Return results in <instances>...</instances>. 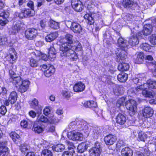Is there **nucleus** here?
I'll return each mask as SVG.
<instances>
[{
    "label": "nucleus",
    "instance_id": "nucleus-38",
    "mask_svg": "<svg viewBox=\"0 0 156 156\" xmlns=\"http://www.w3.org/2000/svg\"><path fill=\"white\" fill-rule=\"evenodd\" d=\"M49 26L50 27L54 29H57L59 28L58 23L52 20L49 21Z\"/></svg>",
    "mask_w": 156,
    "mask_h": 156
},
{
    "label": "nucleus",
    "instance_id": "nucleus-35",
    "mask_svg": "<svg viewBox=\"0 0 156 156\" xmlns=\"http://www.w3.org/2000/svg\"><path fill=\"white\" fill-rule=\"evenodd\" d=\"M144 86H148L149 88H156V81L155 80H149L147 81V83H144Z\"/></svg>",
    "mask_w": 156,
    "mask_h": 156
},
{
    "label": "nucleus",
    "instance_id": "nucleus-39",
    "mask_svg": "<svg viewBox=\"0 0 156 156\" xmlns=\"http://www.w3.org/2000/svg\"><path fill=\"white\" fill-rule=\"evenodd\" d=\"M10 136L15 143H17L20 138V135L15 132H12L10 134Z\"/></svg>",
    "mask_w": 156,
    "mask_h": 156
},
{
    "label": "nucleus",
    "instance_id": "nucleus-34",
    "mask_svg": "<svg viewBox=\"0 0 156 156\" xmlns=\"http://www.w3.org/2000/svg\"><path fill=\"white\" fill-rule=\"evenodd\" d=\"M128 78V75L127 74L122 73L119 74L117 76L118 80L121 82H125Z\"/></svg>",
    "mask_w": 156,
    "mask_h": 156
},
{
    "label": "nucleus",
    "instance_id": "nucleus-8",
    "mask_svg": "<svg viewBox=\"0 0 156 156\" xmlns=\"http://www.w3.org/2000/svg\"><path fill=\"white\" fill-rule=\"evenodd\" d=\"M70 29L74 33L80 34L82 32V28L79 23L74 22H70Z\"/></svg>",
    "mask_w": 156,
    "mask_h": 156
},
{
    "label": "nucleus",
    "instance_id": "nucleus-14",
    "mask_svg": "<svg viewBox=\"0 0 156 156\" xmlns=\"http://www.w3.org/2000/svg\"><path fill=\"white\" fill-rule=\"evenodd\" d=\"M72 39V35L69 34H66L65 36V37L61 40V42L63 43L61 46L63 44H65L66 45H67L68 46V45H69L70 47V44L73 42Z\"/></svg>",
    "mask_w": 156,
    "mask_h": 156
},
{
    "label": "nucleus",
    "instance_id": "nucleus-44",
    "mask_svg": "<svg viewBox=\"0 0 156 156\" xmlns=\"http://www.w3.org/2000/svg\"><path fill=\"white\" fill-rule=\"evenodd\" d=\"M23 10L26 17L27 18L29 17L32 16H33V14L32 13L30 9H24Z\"/></svg>",
    "mask_w": 156,
    "mask_h": 156
},
{
    "label": "nucleus",
    "instance_id": "nucleus-18",
    "mask_svg": "<svg viewBox=\"0 0 156 156\" xmlns=\"http://www.w3.org/2000/svg\"><path fill=\"white\" fill-rule=\"evenodd\" d=\"M113 91L115 94L117 96L122 95L124 93L123 87L118 85L116 86L113 88Z\"/></svg>",
    "mask_w": 156,
    "mask_h": 156
},
{
    "label": "nucleus",
    "instance_id": "nucleus-36",
    "mask_svg": "<svg viewBox=\"0 0 156 156\" xmlns=\"http://www.w3.org/2000/svg\"><path fill=\"white\" fill-rule=\"evenodd\" d=\"M0 16L2 17V18L0 19V25L1 26H3L5 25L8 22V20L6 19L5 12H3L1 13Z\"/></svg>",
    "mask_w": 156,
    "mask_h": 156
},
{
    "label": "nucleus",
    "instance_id": "nucleus-53",
    "mask_svg": "<svg viewBox=\"0 0 156 156\" xmlns=\"http://www.w3.org/2000/svg\"><path fill=\"white\" fill-rule=\"evenodd\" d=\"M7 112V109L5 106L2 105L0 107V113L4 115Z\"/></svg>",
    "mask_w": 156,
    "mask_h": 156
},
{
    "label": "nucleus",
    "instance_id": "nucleus-48",
    "mask_svg": "<svg viewBox=\"0 0 156 156\" xmlns=\"http://www.w3.org/2000/svg\"><path fill=\"white\" fill-rule=\"evenodd\" d=\"M37 119L39 120V122L40 121L44 123L49 122V120L47 118L43 115H41L39 118L38 117Z\"/></svg>",
    "mask_w": 156,
    "mask_h": 156
},
{
    "label": "nucleus",
    "instance_id": "nucleus-1",
    "mask_svg": "<svg viewBox=\"0 0 156 156\" xmlns=\"http://www.w3.org/2000/svg\"><path fill=\"white\" fill-rule=\"evenodd\" d=\"M69 45L63 44L60 47V53L62 57H68L72 61H75L77 59V56L75 53L70 49Z\"/></svg>",
    "mask_w": 156,
    "mask_h": 156
},
{
    "label": "nucleus",
    "instance_id": "nucleus-26",
    "mask_svg": "<svg viewBox=\"0 0 156 156\" xmlns=\"http://www.w3.org/2000/svg\"><path fill=\"white\" fill-rule=\"evenodd\" d=\"M121 154L122 156H132L133 152L130 148L128 147H125L122 149Z\"/></svg>",
    "mask_w": 156,
    "mask_h": 156
},
{
    "label": "nucleus",
    "instance_id": "nucleus-12",
    "mask_svg": "<svg viewBox=\"0 0 156 156\" xmlns=\"http://www.w3.org/2000/svg\"><path fill=\"white\" fill-rule=\"evenodd\" d=\"M32 130L36 133H40L44 131V129L41 126L38 121H36L34 122Z\"/></svg>",
    "mask_w": 156,
    "mask_h": 156
},
{
    "label": "nucleus",
    "instance_id": "nucleus-59",
    "mask_svg": "<svg viewBox=\"0 0 156 156\" xmlns=\"http://www.w3.org/2000/svg\"><path fill=\"white\" fill-rule=\"evenodd\" d=\"M40 24L42 29H44L46 25V20L44 19L41 20Z\"/></svg>",
    "mask_w": 156,
    "mask_h": 156
},
{
    "label": "nucleus",
    "instance_id": "nucleus-24",
    "mask_svg": "<svg viewBox=\"0 0 156 156\" xmlns=\"http://www.w3.org/2000/svg\"><path fill=\"white\" fill-rule=\"evenodd\" d=\"M17 96V93L15 91H12L10 93L8 100L11 104H14L16 102Z\"/></svg>",
    "mask_w": 156,
    "mask_h": 156
},
{
    "label": "nucleus",
    "instance_id": "nucleus-17",
    "mask_svg": "<svg viewBox=\"0 0 156 156\" xmlns=\"http://www.w3.org/2000/svg\"><path fill=\"white\" fill-rule=\"evenodd\" d=\"M117 52L116 53L117 58L116 60L118 62H120V60L124 59L126 58V52L124 50L120 49V51Z\"/></svg>",
    "mask_w": 156,
    "mask_h": 156
},
{
    "label": "nucleus",
    "instance_id": "nucleus-29",
    "mask_svg": "<svg viewBox=\"0 0 156 156\" xmlns=\"http://www.w3.org/2000/svg\"><path fill=\"white\" fill-rule=\"evenodd\" d=\"M65 148V146L62 144H58L52 147L53 150L58 152L62 151Z\"/></svg>",
    "mask_w": 156,
    "mask_h": 156
},
{
    "label": "nucleus",
    "instance_id": "nucleus-64",
    "mask_svg": "<svg viewBox=\"0 0 156 156\" xmlns=\"http://www.w3.org/2000/svg\"><path fill=\"white\" fill-rule=\"evenodd\" d=\"M27 5L28 7L30 8L31 9L33 10L34 9V4L33 1H29L27 3Z\"/></svg>",
    "mask_w": 156,
    "mask_h": 156
},
{
    "label": "nucleus",
    "instance_id": "nucleus-31",
    "mask_svg": "<svg viewBox=\"0 0 156 156\" xmlns=\"http://www.w3.org/2000/svg\"><path fill=\"white\" fill-rule=\"evenodd\" d=\"M91 135L94 138H97L101 134V130L98 127H93Z\"/></svg>",
    "mask_w": 156,
    "mask_h": 156
},
{
    "label": "nucleus",
    "instance_id": "nucleus-27",
    "mask_svg": "<svg viewBox=\"0 0 156 156\" xmlns=\"http://www.w3.org/2000/svg\"><path fill=\"white\" fill-rule=\"evenodd\" d=\"M10 81L12 82L16 87H17L20 85L23 81L20 76H16L12 79L11 78Z\"/></svg>",
    "mask_w": 156,
    "mask_h": 156
},
{
    "label": "nucleus",
    "instance_id": "nucleus-42",
    "mask_svg": "<svg viewBox=\"0 0 156 156\" xmlns=\"http://www.w3.org/2000/svg\"><path fill=\"white\" fill-rule=\"evenodd\" d=\"M140 48L145 51H149L151 47L148 44L143 43L140 45Z\"/></svg>",
    "mask_w": 156,
    "mask_h": 156
},
{
    "label": "nucleus",
    "instance_id": "nucleus-51",
    "mask_svg": "<svg viewBox=\"0 0 156 156\" xmlns=\"http://www.w3.org/2000/svg\"><path fill=\"white\" fill-rule=\"evenodd\" d=\"M23 9L21 10L20 13H18V12H16L15 13V15L19 17L20 18H23V17H26L25 16L24 14Z\"/></svg>",
    "mask_w": 156,
    "mask_h": 156
},
{
    "label": "nucleus",
    "instance_id": "nucleus-40",
    "mask_svg": "<svg viewBox=\"0 0 156 156\" xmlns=\"http://www.w3.org/2000/svg\"><path fill=\"white\" fill-rule=\"evenodd\" d=\"M41 156H53L52 151L48 149L43 150L41 153Z\"/></svg>",
    "mask_w": 156,
    "mask_h": 156
},
{
    "label": "nucleus",
    "instance_id": "nucleus-54",
    "mask_svg": "<svg viewBox=\"0 0 156 156\" xmlns=\"http://www.w3.org/2000/svg\"><path fill=\"white\" fill-rule=\"evenodd\" d=\"M62 94L63 97L66 98H69L70 97V94L69 92L66 90L62 91Z\"/></svg>",
    "mask_w": 156,
    "mask_h": 156
},
{
    "label": "nucleus",
    "instance_id": "nucleus-30",
    "mask_svg": "<svg viewBox=\"0 0 156 156\" xmlns=\"http://www.w3.org/2000/svg\"><path fill=\"white\" fill-rule=\"evenodd\" d=\"M55 69L53 66H50L48 68L44 71L45 75L47 77L51 76L55 72Z\"/></svg>",
    "mask_w": 156,
    "mask_h": 156
},
{
    "label": "nucleus",
    "instance_id": "nucleus-62",
    "mask_svg": "<svg viewBox=\"0 0 156 156\" xmlns=\"http://www.w3.org/2000/svg\"><path fill=\"white\" fill-rule=\"evenodd\" d=\"M21 126L23 127L24 128H26L28 125V123L27 121L26 120H23L20 123Z\"/></svg>",
    "mask_w": 156,
    "mask_h": 156
},
{
    "label": "nucleus",
    "instance_id": "nucleus-16",
    "mask_svg": "<svg viewBox=\"0 0 156 156\" xmlns=\"http://www.w3.org/2000/svg\"><path fill=\"white\" fill-rule=\"evenodd\" d=\"M85 87L84 84L81 82H80L74 85L73 87V89L74 91L79 92L84 90Z\"/></svg>",
    "mask_w": 156,
    "mask_h": 156
},
{
    "label": "nucleus",
    "instance_id": "nucleus-46",
    "mask_svg": "<svg viewBox=\"0 0 156 156\" xmlns=\"http://www.w3.org/2000/svg\"><path fill=\"white\" fill-rule=\"evenodd\" d=\"M149 41L151 44L153 45L156 44V34H152L150 36Z\"/></svg>",
    "mask_w": 156,
    "mask_h": 156
},
{
    "label": "nucleus",
    "instance_id": "nucleus-32",
    "mask_svg": "<svg viewBox=\"0 0 156 156\" xmlns=\"http://www.w3.org/2000/svg\"><path fill=\"white\" fill-rule=\"evenodd\" d=\"M129 43L131 46H133L137 45L139 43L138 38L136 36H131L129 39Z\"/></svg>",
    "mask_w": 156,
    "mask_h": 156
},
{
    "label": "nucleus",
    "instance_id": "nucleus-43",
    "mask_svg": "<svg viewBox=\"0 0 156 156\" xmlns=\"http://www.w3.org/2000/svg\"><path fill=\"white\" fill-rule=\"evenodd\" d=\"M147 137V134L142 132H139L138 134V138L141 141H145Z\"/></svg>",
    "mask_w": 156,
    "mask_h": 156
},
{
    "label": "nucleus",
    "instance_id": "nucleus-22",
    "mask_svg": "<svg viewBox=\"0 0 156 156\" xmlns=\"http://www.w3.org/2000/svg\"><path fill=\"white\" fill-rule=\"evenodd\" d=\"M152 31V26L150 24H147L144 26L142 33L144 35L150 34Z\"/></svg>",
    "mask_w": 156,
    "mask_h": 156
},
{
    "label": "nucleus",
    "instance_id": "nucleus-28",
    "mask_svg": "<svg viewBox=\"0 0 156 156\" xmlns=\"http://www.w3.org/2000/svg\"><path fill=\"white\" fill-rule=\"evenodd\" d=\"M129 67L128 64L122 62L118 65V69L120 71H126L129 69Z\"/></svg>",
    "mask_w": 156,
    "mask_h": 156
},
{
    "label": "nucleus",
    "instance_id": "nucleus-50",
    "mask_svg": "<svg viewBox=\"0 0 156 156\" xmlns=\"http://www.w3.org/2000/svg\"><path fill=\"white\" fill-rule=\"evenodd\" d=\"M20 149L21 152H24L28 149L27 145L24 144H21L20 146Z\"/></svg>",
    "mask_w": 156,
    "mask_h": 156
},
{
    "label": "nucleus",
    "instance_id": "nucleus-47",
    "mask_svg": "<svg viewBox=\"0 0 156 156\" xmlns=\"http://www.w3.org/2000/svg\"><path fill=\"white\" fill-rule=\"evenodd\" d=\"M145 86H144V84L143 85H141L140 86H138L135 88V91L136 93L140 91H143V90L145 89H147V88L145 87Z\"/></svg>",
    "mask_w": 156,
    "mask_h": 156
},
{
    "label": "nucleus",
    "instance_id": "nucleus-23",
    "mask_svg": "<svg viewBox=\"0 0 156 156\" xmlns=\"http://www.w3.org/2000/svg\"><path fill=\"white\" fill-rule=\"evenodd\" d=\"M58 36L56 32H53L48 35L45 37V40L48 42H50L55 39Z\"/></svg>",
    "mask_w": 156,
    "mask_h": 156
},
{
    "label": "nucleus",
    "instance_id": "nucleus-25",
    "mask_svg": "<svg viewBox=\"0 0 156 156\" xmlns=\"http://www.w3.org/2000/svg\"><path fill=\"white\" fill-rule=\"evenodd\" d=\"M143 95L145 97L153 98L156 95L155 91L151 90L148 91L145 89L142 92Z\"/></svg>",
    "mask_w": 156,
    "mask_h": 156
},
{
    "label": "nucleus",
    "instance_id": "nucleus-21",
    "mask_svg": "<svg viewBox=\"0 0 156 156\" xmlns=\"http://www.w3.org/2000/svg\"><path fill=\"white\" fill-rule=\"evenodd\" d=\"M136 55V57L134 59L135 63L139 64L143 63L144 58V53L142 52H137Z\"/></svg>",
    "mask_w": 156,
    "mask_h": 156
},
{
    "label": "nucleus",
    "instance_id": "nucleus-10",
    "mask_svg": "<svg viewBox=\"0 0 156 156\" xmlns=\"http://www.w3.org/2000/svg\"><path fill=\"white\" fill-rule=\"evenodd\" d=\"M116 138L115 136L112 134H109L105 136L104 140L105 144L108 145H113L115 142Z\"/></svg>",
    "mask_w": 156,
    "mask_h": 156
},
{
    "label": "nucleus",
    "instance_id": "nucleus-37",
    "mask_svg": "<svg viewBox=\"0 0 156 156\" xmlns=\"http://www.w3.org/2000/svg\"><path fill=\"white\" fill-rule=\"evenodd\" d=\"M9 153V149L7 147H0V156H7Z\"/></svg>",
    "mask_w": 156,
    "mask_h": 156
},
{
    "label": "nucleus",
    "instance_id": "nucleus-6",
    "mask_svg": "<svg viewBox=\"0 0 156 156\" xmlns=\"http://www.w3.org/2000/svg\"><path fill=\"white\" fill-rule=\"evenodd\" d=\"M71 5L73 9L77 12L81 11L83 8L82 3L78 0H72Z\"/></svg>",
    "mask_w": 156,
    "mask_h": 156
},
{
    "label": "nucleus",
    "instance_id": "nucleus-15",
    "mask_svg": "<svg viewBox=\"0 0 156 156\" xmlns=\"http://www.w3.org/2000/svg\"><path fill=\"white\" fill-rule=\"evenodd\" d=\"M154 113L153 109L150 107H146L143 110V115L145 118H149L152 116Z\"/></svg>",
    "mask_w": 156,
    "mask_h": 156
},
{
    "label": "nucleus",
    "instance_id": "nucleus-55",
    "mask_svg": "<svg viewBox=\"0 0 156 156\" xmlns=\"http://www.w3.org/2000/svg\"><path fill=\"white\" fill-rule=\"evenodd\" d=\"M38 104V101L37 100L34 99L30 103V106L32 108L37 106Z\"/></svg>",
    "mask_w": 156,
    "mask_h": 156
},
{
    "label": "nucleus",
    "instance_id": "nucleus-41",
    "mask_svg": "<svg viewBox=\"0 0 156 156\" xmlns=\"http://www.w3.org/2000/svg\"><path fill=\"white\" fill-rule=\"evenodd\" d=\"M136 156H149L150 153L148 150H144L143 152L138 151L136 153Z\"/></svg>",
    "mask_w": 156,
    "mask_h": 156
},
{
    "label": "nucleus",
    "instance_id": "nucleus-58",
    "mask_svg": "<svg viewBox=\"0 0 156 156\" xmlns=\"http://www.w3.org/2000/svg\"><path fill=\"white\" fill-rule=\"evenodd\" d=\"M66 143L68 146V148L69 149H72L73 150L74 148H75V147L73 143L69 141H66Z\"/></svg>",
    "mask_w": 156,
    "mask_h": 156
},
{
    "label": "nucleus",
    "instance_id": "nucleus-3",
    "mask_svg": "<svg viewBox=\"0 0 156 156\" xmlns=\"http://www.w3.org/2000/svg\"><path fill=\"white\" fill-rule=\"evenodd\" d=\"M101 149L100 144L97 143L94 147L90 148L88 151L89 156H100Z\"/></svg>",
    "mask_w": 156,
    "mask_h": 156
},
{
    "label": "nucleus",
    "instance_id": "nucleus-5",
    "mask_svg": "<svg viewBox=\"0 0 156 156\" xmlns=\"http://www.w3.org/2000/svg\"><path fill=\"white\" fill-rule=\"evenodd\" d=\"M25 28V26L23 22L16 23L12 27L9 32L12 34H14L19 32L21 30L24 29Z\"/></svg>",
    "mask_w": 156,
    "mask_h": 156
},
{
    "label": "nucleus",
    "instance_id": "nucleus-61",
    "mask_svg": "<svg viewBox=\"0 0 156 156\" xmlns=\"http://www.w3.org/2000/svg\"><path fill=\"white\" fill-rule=\"evenodd\" d=\"M9 73L10 76V78L9 79V80H11V78L12 79L16 76V74L13 70H9Z\"/></svg>",
    "mask_w": 156,
    "mask_h": 156
},
{
    "label": "nucleus",
    "instance_id": "nucleus-19",
    "mask_svg": "<svg viewBox=\"0 0 156 156\" xmlns=\"http://www.w3.org/2000/svg\"><path fill=\"white\" fill-rule=\"evenodd\" d=\"M126 120L125 116L122 114H119L116 117V122L120 125L124 124Z\"/></svg>",
    "mask_w": 156,
    "mask_h": 156
},
{
    "label": "nucleus",
    "instance_id": "nucleus-56",
    "mask_svg": "<svg viewBox=\"0 0 156 156\" xmlns=\"http://www.w3.org/2000/svg\"><path fill=\"white\" fill-rule=\"evenodd\" d=\"M59 122V120L56 118H51L49 120V123L51 124H56L58 123Z\"/></svg>",
    "mask_w": 156,
    "mask_h": 156
},
{
    "label": "nucleus",
    "instance_id": "nucleus-60",
    "mask_svg": "<svg viewBox=\"0 0 156 156\" xmlns=\"http://www.w3.org/2000/svg\"><path fill=\"white\" fill-rule=\"evenodd\" d=\"M129 44V42H128L126 41H125L124 43H123L122 45L119 46V47L121 48L122 49L127 48Z\"/></svg>",
    "mask_w": 156,
    "mask_h": 156
},
{
    "label": "nucleus",
    "instance_id": "nucleus-2",
    "mask_svg": "<svg viewBox=\"0 0 156 156\" xmlns=\"http://www.w3.org/2000/svg\"><path fill=\"white\" fill-rule=\"evenodd\" d=\"M125 105L127 109L129 111L131 115H133L136 112V103L132 99H130L125 103Z\"/></svg>",
    "mask_w": 156,
    "mask_h": 156
},
{
    "label": "nucleus",
    "instance_id": "nucleus-20",
    "mask_svg": "<svg viewBox=\"0 0 156 156\" xmlns=\"http://www.w3.org/2000/svg\"><path fill=\"white\" fill-rule=\"evenodd\" d=\"M56 50L52 46L48 50V57L51 61H53L55 58Z\"/></svg>",
    "mask_w": 156,
    "mask_h": 156
},
{
    "label": "nucleus",
    "instance_id": "nucleus-9",
    "mask_svg": "<svg viewBox=\"0 0 156 156\" xmlns=\"http://www.w3.org/2000/svg\"><path fill=\"white\" fill-rule=\"evenodd\" d=\"M122 5L124 8H130L133 6L138 7L137 3L134 0H123Z\"/></svg>",
    "mask_w": 156,
    "mask_h": 156
},
{
    "label": "nucleus",
    "instance_id": "nucleus-33",
    "mask_svg": "<svg viewBox=\"0 0 156 156\" xmlns=\"http://www.w3.org/2000/svg\"><path fill=\"white\" fill-rule=\"evenodd\" d=\"M88 147L87 145L85 143L83 142L79 145L77 149L79 152L82 153L86 151Z\"/></svg>",
    "mask_w": 156,
    "mask_h": 156
},
{
    "label": "nucleus",
    "instance_id": "nucleus-45",
    "mask_svg": "<svg viewBox=\"0 0 156 156\" xmlns=\"http://www.w3.org/2000/svg\"><path fill=\"white\" fill-rule=\"evenodd\" d=\"M126 100V98L122 97L119 99L117 101V106L119 107L120 106L124 105V102Z\"/></svg>",
    "mask_w": 156,
    "mask_h": 156
},
{
    "label": "nucleus",
    "instance_id": "nucleus-13",
    "mask_svg": "<svg viewBox=\"0 0 156 156\" xmlns=\"http://www.w3.org/2000/svg\"><path fill=\"white\" fill-rule=\"evenodd\" d=\"M30 82L28 80H24L20 85L19 88V91L21 93H24L28 89Z\"/></svg>",
    "mask_w": 156,
    "mask_h": 156
},
{
    "label": "nucleus",
    "instance_id": "nucleus-57",
    "mask_svg": "<svg viewBox=\"0 0 156 156\" xmlns=\"http://www.w3.org/2000/svg\"><path fill=\"white\" fill-rule=\"evenodd\" d=\"M79 122H80L77 121L72 122L69 124V127L70 128H74L76 126L77 124H79Z\"/></svg>",
    "mask_w": 156,
    "mask_h": 156
},
{
    "label": "nucleus",
    "instance_id": "nucleus-63",
    "mask_svg": "<svg viewBox=\"0 0 156 156\" xmlns=\"http://www.w3.org/2000/svg\"><path fill=\"white\" fill-rule=\"evenodd\" d=\"M88 21L87 22L88 24L90 25L92 24L94 22V20L93 17L90 16L89 17V18L87 20Z\"/></svg>",
    "mask_w": 156,
    "mask_h": 156
},
{
    "label": "nucleus",
    "instance_id": "nucleus-11",
    "mask_svg": "<svg viewBox=\"0 0 156 156\" xmlns=\"http://www.w3.org/2000/svg\"><path fill=\"white\" fill-rule=\"evenodd\" d=\"M78 128H81L84 131V132L86 133H88L91 129V127L90 125L88 124L86 122L84 121H82L80 122Z\"/></svg>",
    "mask_w": 156,
    "mask_h": 156
},
{
    "label": "nucleus",
    "instance_id": "nucleus-52",
    "mask_svg": "<svg viewBox=\"0 0 156 156\" xmlns=\"http://www.w3.org/2000/svg\"><path fill=\"white\" fill-rule=\"evenodd\" d=\"M75 152L74 150H73L72 152L69 151H65L62 154V156H73V154Z\"/></svg>",
    "mask_w": 156,
    "mask_h": 156
},
{
    "label": "nucleus",
    "instance_id": "nucleus-4",
    "mask_svg": "<svg viewBox=\"0 0 156 156\" xmlns=\"http://www.w3.org/2000/svg\"><path fill=\"white\" fill-rule=\"evenodd\" d=\"M67 136L69 139L73 141H81L83 139V135L81 133L74 131L69 132Z\"/></svg>",
    "mask_w": 156,
    "mask_h": 156
},
{
    "label": "nucleus",
    "instance_id": "nucleus-7",
    "mask_svg": "<svg viewBox=\"0 0 156 156\" xmlns=\"http://www.w3.org/2000/svg\"><path fill=\"white\" fill-rule=\"evenodd\" d=\"M37 30L34 28L29 29L25 32L26 37L29 40H33L37 35Z\"/></svg>",
    "mask_w": 156,
    "mask_h": 156
},
{
    "label": "nucleus",
    "instance_id": "nucleus-49",
    "mask_svg": "<svg viewBox=\"0 0 156 156\" xmlns=\"http://www.w3.org/2000/svg\"><path fill=\"white\" fill-rule=\"evenodd\" d=\"M30 65L32 67H35L37 66V62L33 58H31L30 60Z\"/></svg>",
    "mask_w": 156,
    "mask_h": 156
}]
</instances>
